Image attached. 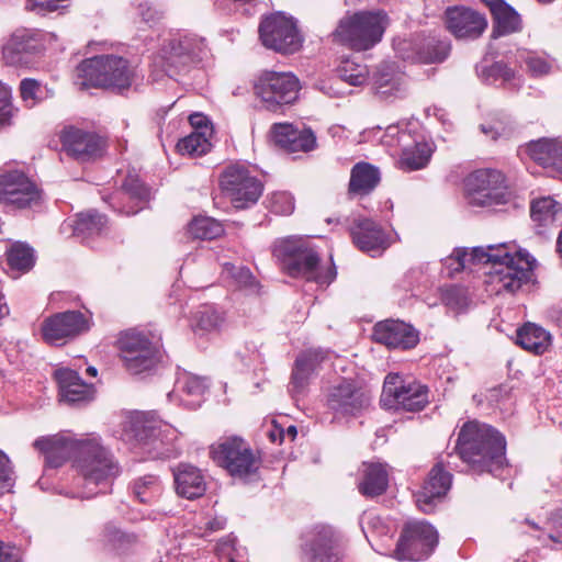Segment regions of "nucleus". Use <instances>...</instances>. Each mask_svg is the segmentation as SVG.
Returning <instances> with one entry per match:
<instances>
[{"label": "nucleus", "mask_w": 562, "mask_h": 562, "mask_svg": "<svg viewBox=\"0 0 562 562\" xmlns=\"http://www.w3.org/2000/svg\"><path fill=\"white\" fill-rule=\"evenodd\" d=\"M224 270L229 273L233 278L237 280L238 283L243 285H249L252 280V273L248 268L240 267L235 268L232 263L226 262L224 265Z\"/></svg>", "instance_id": "62"}, {"label": "nucleus", "mask_w": 562, "mask_h": 562, "mask_svg": "<svg viewBox=\"0 0 562 562\" xmlns=\"http://www.w3.org/2000/svg\"><path fill=\"white\" fill-rule=\"evenodd\" d=\"M269 210L278 215H290L294 211V199L289 192H274L269 196Z\"/></svg>", "instance_id": "52"}, {"label": "nucleus", "mask_w": 562, "mask_h": 562, "mask_svg": "<svg viewBox=\"0 0 562 562\" xmlns=\"http://www.w3.org/2000/svg\"><path fill=\"white\" fill-rule=\"evenodd\" d=\"M207 54L204 37L189 31H178L165 42L154 63L173 77L201 63Z\"/></svg>", "instance_id": "7"}, {"label": "nucleus", "mask_w": 562, "mask_h": 562, "mask_svg": "<svg viewBox=\"0 0 562 562\" xmlns=\"http://www.w3.org/2000/svg\"><path fill=\"white\" fill-rule=\"evenodd\" d=\"M487 261L492 270L487 273L486 283L496 294L515 293L531 277L536 260L527 252H512L507 244L487 246Z\"/></svg>", "instance_id": "4"}, {"label": "nucleus", "mask_w": 562, "mask_h": 562, "mask_svg": "<svg viewBox=\"0 0 562 562\" xmlns=\"http://www.w3.org/2000/svg\"><path fill=\"white\" fill-rule=\"evenodd\" d=\"M295 135H299V130L292 124L276 123L271 128L272 139L277 145L284 149L289 146V143L295 137Z\"/></svg>", "instance_id": "55"}, {"label": "nucleus", "mask_w": 562, "mask_h": 562, "mask_svg": "<svg viewBox=\"0 0 562 562\" xmlns=\"http://www.w3.org/2000/svg\"><path fill=\"white\" fill-rule=\"evenodd\" d=\"M54 376L58 384L61 402L75 405L88 403L93 398L94 389L92 384L86 383L77 371L61 368L55 371Z\"/></svg>", "instance_id": "27"}, {"label": "nucleus", "mask_w": 562, "mask_h": 562, "mask_svg": "<svg viewBox=\"0 0 562 562\" xmlns=\"http://www.w3.org/2000/svg\"><path fill=\"white\" fill-rule=\"evenodd\" d=\"M134 75L127 59L116 55H97L78 65L75 83L80 89L93 87L124 91L132 86Z\"/></svg>", "instance_id": "5"}, {"label": "nucleus", "mask_w": 562, "mask_h": 562, "mask_svg": "<svg viewBox=\"0 0 562 562\" xmlns=\"http://www.w3.org/2000/svg\"><path fill=\"white\" fill-rule=\"evenodd\" d=\"M445 19L447 29L457 38H477L487 26L483 14L463 5L447 8Z\"/></svg>", "instance_id": "22"}, {"label": "nucleus", "mask_w": 562, "mask_h": 562, "mask_svg": "<svg viewBox=\"0 0 562 562\" xmlns=\"http://www.w3.org/2000/svg\"><path fill=\"white\" fill-rule=\"evenodd\" d=\"M301 86L292 72L263 70L255 80L254 91L265 109L278 111L299 98Z\"/></svg>", "instance_id": "9"}, {"label": "nucleus", "mask_w": 562, "mask_h": 562, "mask_svg": "<svg viewBox=\"0 0 562 562\" xmlns=\"http://www.w3.org/2000/svg\"><path fill=\"white\" fill-rule=\"evenodd\" d=\"M561 211L560 204L552 198H541L531 204L530 216L539 226L553 225Z\"/></svg>", "instance_id": "41"}, {"label": "nucleus", "mask_w": 562, "mask_h": 562, "mask_svg": "<svg viewBox=\"0 0 562 562\" xmlns=\"http://www.w3.org/2000/svg\"><path fill=\"white\" fill-rule=\"evenodd\" d=\"M316 137L311 130H299V135H295L289 143L285 150L288 151H310L315 148Z\"/></svg>", "instance_id": "54"}, {"label": "nucleus", "mask_w": 562, "mask_h": 562, "mask_svg": "<svg viewBox=\"0 0 562 562\" xmlns=\"http://www.w3.org/2000/svg\"><path fill=\"white\" fill-rule=\"evenodd\" d=\"M272 255L291 277H303L321 285L331 283L337 277L333 259L322 263L319 251L307 237L277 239L272 245Z\"/></svg>", "instance_id": "3"}, {"label": "nucleus", "mask_w": 562, "mask_h": 562, "mask_svg": "<svg viewBox=\"0 0 562 562\" xmlns=\"http://www.w3.org/2000/svg\"><path fill=\"white\" fill-rule=\"evenodd\" d=\"M108 218L95 210L81 212L74 223V234L78 237L88 238L99 235L106 227Z\"/></svg>", "instance_id": "40"}, {"label": "nucleus", "mask_w": 562, "mask_h": 562, "mask_svg": "<svg viewBox=\"0 0 562 562\" xmlns=\"http://www.w3.org/2000/svg\"><path fill=\"white\" fill-rule=\"evenodd\" d=\"M150 196L149 189L140 181L137 175H127L122 183V188L117 193V196L111 198V200H123L127 201L128 205L116 207L114 203H111L114 210H117L122 214L131 215L136 214L144 209Z\"/></svg>", "instance_id": "29"}, {"label": "nucleus", "mask_w": 562, "mask_h": 562, "mask_svg": "<svg viewBox=\"0 0 562 562\" xmlns=\"http://www.w3.org/2000/svg\"><path fill=\"white\" fill-rule=\"evenodd\" d=\"M442 302L454 311H461L468 305V296L463 288L450 285L442 290Z\"/></svg>", "instance_id": "51"}, {"label": "nucleus", "mask_w": 562, "mask_h": 562, "mask_svg": "<svg viewBox=\"0 0 562 562\" xmlns=\"http://www.w3.org/2000/svg\"><path fill=\"white\" fill-rule=\"evenodd\" d=\"M40 83L35 79L25 78L20 83V93L27 108H33L38 101Z\"/></svg>", "instance_id": "56"}, {"label": "nucleus", "mask_w": 562, "mask_h": 562, "mask_svg": "<svg viewBox=\"0 0 562 562\" xmlns=\"http://www.w3.org/2000/svg\"><path fill=\"white\" fill-rule=\"evenodd\" d=\"M550 342V334L536 324L527 323L517 330V344L536 355L546 352Z\"/></svg>", "instance_id": "39"}, {"label": "nucleus", "mask_w": 562, "mask_h": 562, "mask_svg": "<svg viewBox=\"0 0 562 562\" xmlns=\"http://www.w3.org/2000/svg\"><path fill=\"white\" fill-rule=\"evenodd\" d=\"M325 358L326 351L322 349H308L296 358L291 382L293 392L301 393L304 390L310 376Z\"/></svg>", "instance_id": "33"}, {"label": "nucleus", "mask_w": 562, "mask_h": 562, "mask_svg": "<svg viewBox=\"0 0 562 562\" xmlns=\"http://www.w3.org/2000/svg\"><path fill=\"white\" fill-rule=\"evenodd\" d=\"M43 49L44 43L37 31L19 29L4 44L2 54L11 66H30Z\"/></svg>", "instance_id": "20"}, {"label": "nucleus", "mask_w": 562, "mask_h": 562, "mask_svg": "<svg viewBox=\"0 0 562 562\" xmlns=\"http://www.w3.org/2000/svg\"><path fill=\"white\" fill-rule=\"evenodd\" d=\"M0 562H21L19 550L0 540Z\"/></svg>", "instance_id": "64"}, {"label": "nucleus", "mask_w": 562, "mask_h": 562, "mask_svg": "<svg viewBox=\"0 0 562 562\" xmlns=\"http://www.w3.org/2000/svg\"><path fill=\"white\" fill-rule=\"evenodd\" d=\"M220 187L236 209H246L255 204L263 189L260 180L239 164L229 165L223 170Z\"/></svg>", "instance_id": "14"}, {"label": "nucleus", "mask_w": 562, "mask_h": 562, "mask_svg": "<svg viewBox=\"0 0 562 562\" xmlns=\"http://www.w3.org/2000/svg\"><path fill=\"white\" fill-rule=\"evenodd\" d=\"M450 48L449 41L429 36L415 43L403 41L397 44L396 49L403 59L432 64L443 61L448 57Z\"/></svg>", "instance_id": "23"}, {"label": "nucleus", "mask_w": 562, "mask_h": 562, "mask_svg": "<svg viewBox=\"0 0 562 562\" xmlns=\"http://www.w3.org/2000/svg\"><path fill=\"white\" fill-rule=\"evenodd\" d=\"M64 149L80 161H88L101 155V138L88 131L74 126L66 127L60 136Z\"/></svg>", "instance_id": "24"}, {"label": "nucleus", "mask_w": 562, "mask_h": 562, "mask_svg": "<svg viewBox=\"0 0 562 562\" xmlns=\"http://www.w3.org/2000/svg\"><path fill=\"white\" fill-rule=\"evenodd\" d=\"M225 313L214 305L199 306L190 317V327L198 336L217 333L225 325Z\"/></svg>", "instance_id": "34"}, {"label": "nucleus", "mask_w": 562, "mask_h": 562, "mask_svg": "<svg viewBox=\"0 0 562 562\" xmlns=\"http://www.w3.org/2000/svg\"><path fill=\"white\" fill-rule=\"evenodd\" d=\"M480 128L483 134H485L486 136L491 137L494 140L499 137H509L514 132L512 125L501 121L481 124Z\"/></svg>", "instance_id": "59"}, {"label": "nucleus", "mask_w": 562, "mask_h": 562, "mask_svg": "<svg viewBox=\"0 0 562 562\" xmlns=\"http://www.w3.org/2000/svg\"><path fill=\"white\" fill-rule=\"evenodd\" d=\"M490 74L495 78H501L504 81H510L515 78V71L504 61H495L490 67Z\"/></svg>", "instance_id": "63"}, {"label": "nucleus", "mask_w": 562, "mask_h": 562, "mask_svg": "<svg viewBox=\"0 0 562 562\" xmlns=\"http://www.w3.org/2000/svg\"><path fill=\"white\" fill-rule=\"evenodd\" d=\"M340 77L351 86H360L367 80V69L364 66L345 61L339 68Z\"/></svg>", "instance_id": "53"}, {"label": "nucleus", "mask_w": 562, "mask_h": 562, "mask_svg": "<svg viewBox=\"0 0 562 562\" xmlns=\"http://www.w3.org/2000/svg\"><path fill=\"white\" fill-rule=\"evenodd\" d=\"M188 234L194 239H215L224 234V227L221 222L207 217H194L188 224Z\"/></svg>", "instance_id": "42"}, {"label": "nucleus", "mask_w": 562, "mask_h": 562, "mask_svg": "<svg viewBox=\"0 0 562 562\" xmlns=\"http://www.w3.org/2000/svg\"><path fill=\"white\" fill-rule=\"evenodd\" d=\"M527 155L543 168H551L562 176V139L540 138L526 145Z\"/></svg>", "instance_id": "30"}, {"label": "nucleus", "mask_w": 562, "mask_h": 562, "mask_svg": "<svg viewBox=\"0 0 562 562\" xmlns=\"http://www.w3.org/2000/svg\"><path fill=\"white\" fill-rule=\"evenodd\" d=\"M438 538L437 530L429 522L424 520L408 521L403 527L394 557L400 561L427 559L437 547Z\"/></svg>", "instance_id": "13"}, {"label": "nucleus", "mask_w": 562, "mask_h": 562, "mask_svg": "<svg viewBox=\"0 0 562 562\" xmlns=\"http://www.w3.org/2000/svg\"><path fill=\"white\" fill-rule=\"evenodd\" d=\"M213 461L232 476L248 479L260 468V458L240 437H228L211 446Z\"/></svg>", "instance_id": "8"}, {"label": "nucleus", "mask_w": 562, "mask_h": 562, "mask_svg": "<svg viewBox=\"0 0 562 562\" xmlns=\"http://www.w3.org/2000/svg\"><path fill=\"white\" fill-rule=\"evenodd\" d=\"M516 61L520 66L525 65L526 70L533 77L544 76L550 72L551 64L547 57L538 52L528 49H517L515 55Z\"/></svg>", "instance_id": "43"}, {"label": "nucleus", "mask_w": 562, "mask_h": 562, "mask_svg": "<svg viewBox=\"0 0 562 562\" xmlns=\"http://www.w3.org/2000/svg\"><path fill=\"white\" fill-rule=\"evenodd\" d=\"M350 235L356 247L371 257L381 256L394 243L391 235L369 217L356 218Z\"/></svg>", "instance_id": "21"}, {"label": "nucleus", "mask_w": 562, "mask_h": 562, "mask_svg": "<svg viewBox=\"0 0 562 562\" xmlns=\"http://www.w3.org/2000/svg\"><path fill=\"white\" fill-rule=\"evenodd\" d=\"M67 0H26L25 8L36 14L45 15L64 8Z\"/></svg>", "instance_id": "57"}, {"label": "nucleus", "mask_w": 562, "mask_h": 562, "mask_svg": "<svg viewBox=\"0 0 562 562\" xmlns=\"http://www.w3.org/2000/svg\"><path fill=\"white\" fill-rule=\"evenodd\" d=\"M207 386L205 378L183 372L178 376L175 390L168 394V398L172 401L177 396L183 406L194 409L201 405Z\"/></svg>", "instance_id": "28"}, {"label": "nucleus", "mask_w": 562, "mask_h": 562, "mask_svg": "<svg viewBox=\"0 0 562 562\" xmlns=\"http://www.w3.org/2000/svg\"><path fill=\"white\" fill-rule=\"evenodd\" d=\"M8 263L12 269L29 271L35 262L33 248L24 243H15L7 251Z\"/></svg>", "instance_id": "45"}, {"label": "nucleus", "mask_w": 562, "mask_h": 562, "mask_svg": "<svg viewBox=\"0 0 562 562\" xmlns=\"http://www.w3.org/2000/svg\"><path fill=\"white\" fill-rule=\"evenodd\" d=\"M382 143L389 147H401V169L414 171L427 166L432 154L431 145L419 134L412 133L407 124H394L386 127Z\"/></svg>", "instance_id": "10"}, {"label": "nucleus", "mask_w": 562, "mask_h": 562, "mask_svg": "<svg viewBox=\"0 0 562 562\" xmlns=\"http://www.w3.org/2000/svg\"><path fill=\"white\" fill-rule=\"evenodd\" d=\"M340 537L330 526L316 525L306 535L303 553L307 562H340Z\"/></svg>", "instance_id": "19"}, {"label": "nucleus", "mask_w": 562, "mask_h": 562, "mask_svg": "<svg viewBox=\"0 0 562 562\" xmlns=\"http://www.w3.org/2000/svg\"><path fill=\"white\" fill-rule=\"evenodd\" d=\"M159 341V336H153L151 338H148L144 334L135 330L121 334L117 340V347L122 361L133 360V357L131 356L138 351L150 355V346L158 345Z\"/></svg>", "instance_id": "38"}, {"label": "nucleus", "mask_w": 562, "mask_h": 562, "mask_svg": "<svg viewBox=\"0 0 562 562\" xmlns=\"http://www.w3.org/2000/svg\"><path fill=\"white\" fill-rule=\"evenodd\" d=\"M386 23L387 16L382 11L347 14L333 32V40L357 52L368 50L382 40Z\"/></svg>", "instance_id": "6"}, {"label": "nucleus", "mask_w": 562, "mask_h": 562, "mask_svg": "<svg viewBox=\"0 0 562 562\" xmlns=\"http://www.w3.org/2000/svg\"><path fill=\"white\" fill-rule=\"evenodd\" d=\"M33 446L44 454L45 464L49 468H59L72 459L83 479L81 498L109 492L112 481L120 473L113 456L94 435L77 438L70 431H60L37 438Z\"/></svg>", "instance_id": "1"}, {"label": "nucleus", "mask_w": 562, "mask_h": 562, "mask_svg": "<svg viewBox=\"0 0 562 562\" xmlns=\"http://www.w3.org/2000/svg\"><path fill=\"white\" fill-rule=\"evenodd\" d=\"M389 486L386 464L363 463V479L359 483V492L367 497L382 495Z\"/></svg>", "instance_id": "36"}, {"label": "nucleus", "mask_w": 562, "mask_h": 562, "mask_svg": "<svg viewBox=\"0 0 562 562\" xmlns=\"http://www.w3.org/2000/svg\"><path fill=\"white\" fill-rule=\"evenodd\" d=\"M487 247H474L471 250L465 248L456 249L451 259H454L458 265L454 270L460 271L463 270L469 263H490V261H487ZM490 257H493V255H490Z\"/></svg>", "instance_id": "48"}, {"label": "nucleus", "mask_w": 562, "mask_h": 562, "mask_svg": "<svg viewBox=\"0 0 562 562\" xmlns=\"http://www.w3.org/2000/svg\"><path fill=\"white\" fill-rule=\"evenodd\" d=\"M150 436L154 441H159L162 446H172L178 439V431L172 426L165 424L158 430L153 429Z\"/></svg>", "instance_id": "60"}, {"label": "nucleus", "mask_w": 562, "mask_h": 562, "mask_svg": "<svg viewBox=\"0 0 562 562\" xmlns=\"http://www.w3.org/2000/svg\"><path fill=\"white\" fill-rule=\"evenodd\" d=\"M380 182V171L369 162L360 161L356 164L350 172L348 191L352 195H367Z\"/></svg>", "instance_id": "35"}, {"label": "nucleus", "mask_w": 562, "mask_h": 562, "mask_svg": "<svg viewBox=\"0 0 562 562\" xmlns=\"http://www.w3.org/2000/svg\"><path fill=\"white\" fill-rule=\"evenodd\" d=\"M370 390L360 381L344 379L330 387L327 396L328 407L340 416H358L371 404Z\"/></svg>", "instance_id": "16"}, {"label": "nucleus", "mask_w": 562, "mask_h": 562, "mask_svg": "<svg viewBox=\"0 0 562 562\" xmlns=\"http://www.w3.org/2000/svg\"><path fill=\"white\" fill-rule=\"evenodd\" d=\"M325 358L326 351L322 349H308L296 358L291 382L293 392L301 393L304 390L310 376Z\"/></svg>", "instance_id": "32"}, {"label": "nucleus", "mask_w": 562, "mask_h": 562, "mask_svg": "<svg viewBox=\"0 0 562 562\" xmlns=\"http://www.w3.org/2000/svg\"><path fill=\"white\" fill-rule=\"evenodd\" d=\"M12 115L11 89L0 82V126L9 124Z\"/></svg>", "instance_id": "58"}, {"label": "nucleus", "mask_w": 562, "mask_h": 562, "mask_svg": "<svg viewBox=\"0 0 562 562\" xmlns=\"http://www.w3.org/2000/svg\"><path fill=\"white\" fill-rule=\"evenodd\" d=\"M506 440L490 425L471 420L460 429L456 451L472 473L502 477L508 471Z\"/></svg>", "instance_id": "2"}, {"label": "nucleus", "mask_w": 562, "mask_h": 562, "mask_svg": "<svg viewBox=\"0 0 562 562\" xmlns=\"http://www.w3.org/2000/svg\"><path fill=\"white\" fill-rule=\"evenodd\" d=\"M491 11L494 18L492 37L508 35L521 30L520 15L506 2L499 0L492 4Z\"/></svg>", "instance_id": "37"}, {"label": "nucleus", "mask_w": 562, "mask_h": 562, "mask_svg": "<svg viewBox=\"0 0 562 562\" xmlns=\"http://www.w3.org/2000/svg\"><path fill=\"white\" fill-rule=\"evenodd\" d=\"M216 557L220 562H248L246 549L237 547L236 538L228 536L216 546Z\"/></svg>", "instance_id": "47"}, {"label": "nucleus", "mask_w": 562, "mask_h": 562, "mask_svg": "<svg viewBox=\"0 0 562 562\" xmlns=\"http://www.w3.org/2000/svg\"><path fill=\"white\" fill-rule=\"evenodd\" d=\"M89 329L88 318L79 311H66L46 318L42 324L43 339L50 345H63Z\"/></svg>", "instance_id": "18"}, {"label": "nucleus", "mask_w": 562, "mask_h": 562, "mask_svg": "<svg viewBox=\"0 0 562 562\" xmlns=\"http://www.w3.org/2000/svg\"><path fill=\"white\" fill-rule=\"evenodd\" d=\"M468 203L472 206H496L509 202L510 192L504 175L496 169H479L465 180Z\"/></svg>", "instance_id": "11"}, {"label": "nucleus", "mask_w": 562, "mask_h": 562, "mask_svg": "<svg viewBox=\"0 0 562 562\" xmlns=\"http://www.w3.org/2000/svg\"><path fill=\"white\" fill-rule=\"evenodd\" d=\"M15 471L12 461L0 450V495L12 493L15 485Z\"/></svg>", "instance_id": "50"}, {"label": "nucleus", "mask_w": 562, "mask_h": 562, "mask_svg": "<svg viewBox=\"0 0 562 562\" xmlns=\"http://www.w3.org/2000/svg\"><path fill=\"white\" fill-rule=\"evenodd\" d=\"M451 480L452 475L445 471L440 463L436 464L430 470L420 491L415 495L418 508L426 514L431 513L436 502L450 490Z\"/></svg>", "instance_id": "26"}, {"label": "nucleus", "mask_w": 562, "mask_h": 562, "mask_svg": "<svg viewBox=\"0 0 562 562\" xmlns=\"http://www.w3.org/2000/svg\"><path fill=\"white\" fill-rule=\"evenodd\" d=\"M137 10L139 15L142 16V20L146 23H155L159 21L164 11L154 7L153 3L148 1H142L137 4Z\"/></svg>", "instance_id": "61"}, {"label": "nucleus", "mask_w": 562, "mask_h": 562, "mask_svg": "<svg viewBox=\"0 0 562 562\" xmlns=\"http://www.w3.org/2000/svg\"><path fill=\"white\" fill-rule=\"evenodd\" d=\"M157 345L150 346V355L145 352H135L131 357L133 360L123 361L124 367L132 374H139L144 371L150 370L157 361Z\"/></svg>", "instance_id": "49"}, {"label": "nucleus", "mask_w": 562, "mask_h": 562, "mask_svg": "<svg viewBox=\"0 0 562 562\" xmlns=\"http://www.w3.org/2000/svg\"><path fill=\"white\" fill-rule=\"evenodd\" d=\"M387 409L418 412L428 403L427 389L418 383H405L398 373H389L381 396Z\"/></svg>", "instance_id": "15"}, {"label": "nucleus", "mask_w": 562, "mask_h": 562, "mask_svg": "<svg viewBox=\"0 0 562 562\" xmlns=\"http://www.w3.org/2000/svg\"><path fill=\"white\" fill-rule=\"evenodd\" d=\"M162 491L161 482L158 476L148 474L138 477L133 483V493L142 503H150L157 498Z\"/></svg>", "instance_id": "44"}, {"label": "nucleus", "mask_w": 562, "mask_h": 562, "mask_svg": "<svg viewBox=\"0 0 562 562\" xmlns=\"http://www.w3.org/2000/svg\"><path fill=\"white\" fill-rule=\"evenodd\" d=\"M373 338L376 342L389 348L411 349L419 341L418 331L402 321L387 319L378 323L373 328Z\"/></svg>", "instance_id": "25"}, {"label": "nucleus", "mask_w": 562, "mask_h": 562, "mask_svg": "<svg viewBox=\"0 0 562 562\" xmlns=\"http://www.w3.org/2000/svg\"><path fill=\"white\" fill-rule=\"evenodd\" d=\"M173 479L178 495L184 498L195 499L205 494V476L202 471L194 465L180 463L173 470Z\"/></svg>", "instance_id": "31"}, {"label": "nucleus", "mask_w": 562, "mask_h": 562, "mask_svg": "<svg viewBox=\"0 0 562 562\" xmlns=\"http://www.w3.org/2000/svg\"><path fill=\"white\" fill-rule=\"evenodd\" d=\"M211 148L205 132H192L190 135L181 138L177 144V149L181 155L201 156L206 154Z\"/></svg>", "instance_id": "46"}, {"label": "nucleus", "mask_w": 562, "mask_h": 562, "mask_svg": "<svg viewBox=\"0 0 562 562\" xmlns=\"http://www.w3.org/2000/svg\"><path fill=\"white\" fill-rule=\"evenodd\" d=\"M41 200V191L22 171L0 169V202L16 209L31 207Z\"/></svg>", "instance_id": "17"}, {"label": "nucleus", "mask_w": 562, "mask_h": 562, "mask_svg": "<svg viewBox=\"0 0 562 562\" xmlns=\"http://www.w3.org/2000/svg\"><path fill=\"white\" fill-rule=\"evenodd\" d=\"M258 32L262 45L280 54L297 52L304 41L296 22L281 12L265 18Z\"/></svg>", "instance_id": "12"}]
</instances>
